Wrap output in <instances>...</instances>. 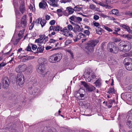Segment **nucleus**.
Returning <instances> with one entry per match:
<instances>
[{
  "instance_id": "nucleus-12",
  "label": "nucleus",
  "mask_w": 132,
  "mask_h": 132,
  "mask_svg": "<svg viewBox=\"0 0 132 132\" xmlns=\"http://www.w3.org/2000/svg\"><path fill=\"white\" fill-rule=\"evenodd\" d=\"M126 69L129 71L132 70V60L130 62H127L125 64Z\"/></svg>"
},
{
  "instance_id": "nucleus-14",
  "label": "nucleus",
  "mask_w": 132,
  "mask_h": 132,
  "mask_svg": "<svg viewBox=\"0 0 132 132\" xmlns=\"http://www.w3.org/2000/svg\"><path fill=\"white\" fill-rule=\"evenodd\" d=\"M38 62L39 64V65H41L43 64L45 66V64L46 63L47 60L45 59L40 58L39 59Z\"/></svg>"
},
{
  "instance_id": "nucleus-60",
  "label": "nucleus",
  "mask_w": 132,
  "mask_h": 132,
  "mask_svg": "<svg viewBox=\"0 0 132 132\" xmlns=\"http://www.w3.org/2000/svg\"><path fill=\"white\" fill-rule=\"evenodd\" d=\"M37 89L36 88H35L34 89V90L32 92V94L33 95H35V94L38 91Z\"/></svg>"
},
{
  "instance_id": "nucleus-28",
  "label": "nucleus",
  "mask_w": 132,
  "mask_h": 132,
  "mask_svg": "<svg viewBox=\"0 0 132 132\" xmlns=\"http://www.w3.org/2000/svg\"><path fill=\"white\" fill-rule=\"evenodd\" d=\"M15 13L16 18L19 19L21 18L22 14L20 13L18 11H15Z\"/></svg>"
},
{
  "instance_id": "nucleus-31",
  "label": "nucleus",
  "mask_w": 132,
  "mask_h": 132,
  "mask_svg": "<svg viewBox=\"0 0 132 132\" xmlns=\"http://www.w3.org/2000/svg\"><path fill=\"white\" fill-rule=\"evenodd\" d=\"M62 28L59 26H55L54 28V31H59L60 30L61 31Z\"/></svg>"
},
{
  "instance_id": "nucleus-46",
  "label": "nucleus",
  "mask_w": 132,
  "mask_h": 132,
  "mask_svg": "<svg viewBox=\"0 0 132 132\" xmlns=\"http://www.w3.org/2000/svg\"><path fill=\"white\" fill-rule=\"evenodd\" d=\"M100 16H101L103 18H105L108 17V16L107 15L104 14L102 13H101L100 14Z\"/></svg>"
},
{
  "instance_id": "nucleus-33",
  "label": "nucleus",
  "mask_w": 132,
  "mask_h": 132,
  "mask_svg": "<svg viewBox=\"0 0 132 132\" xmlns=\"http://www.w3.org/2000/svg\"><path fill=\"white\" fill-rule=\"evenodd\" d=\"M76 16L73 15L71 16L70 18L69 19L71 21H73L74 22H76Z\"/></svg>"
},
{
  "instance_id": "nucleus-30",
  "label": "nucleus",
  "mask_w": 132,
  "mask_h": 132,
  "mask_svg": "<svg viewBox=\"0 0 132 132\" xmlns=\"http://www.w3.org/2000/svg\"><path fill=\"white\" fill-rule=\"evenodd\" d=\"M27 71L29 73H30L32 72V67L31 66H29L26 69Z\"/></svg>"
},
{
  "instance_id": "nucleus-48",
  "label": "nucleus",
  "mask_w": 132,
  "mask_h": 132,
  "mask_svg": "<svg viewBox=\"0 0 132 132\" xmlns=\"http://www.w3.org/2000/svg\"><path fill=\"white\" fill-rule=\"evenodd\" d=\"M126 35H127V36H126V38L128 40L130 39H132V36L131 35L128 34H126Z\"/></svg>"
},
{
  "instance_id": "nucleus-21",
  "label": "nucleus",
  "mask_w": 132,
  "mask_h": 132,
  "mask_svg": "<svg viewBox=\"0 0 132 132\" xmlns=\"http://www.w3.org/2000/svg\"><path fill=\"white\" fill-rule=\"evenodd\" d=\"M127 124L129 128H132V118L131 117L128 118Z\"/></svg>"
},
{
  "instance_id": "nucleus-57",
  "label": "nucleus",
  "mask_w": 132,
  "mask_h": 132,
  "mask_svg": "<svg viewBox=\"0 0 132 132\" xmlns=\"http://www.w3.org/2000/svg\"><path fill=\"white\" fill-rule=\"evenodd\" d=\"M55 21L54 20L51 21L50 22V24L51 25H53L55 24Z\"/></svg>"
},
{
  "instance_id": "nucleus-3",
  "label": "nucleus",
  "mask_w": 132,
  "mask_h": 132,
  "mask_svg": "<svg viewBox=\"0 0 132 132\" xmlns=\"http://www.w3.org/2000/svg\"><path fill=\"white\" fill-rule=\"evenodd\" d=\"M37 70L38 73L41 74L42 77L45 76V73L47 72L45 71V66L43 64L38 65L37 66Z\"/></svg>"
},
{
  "instance_id": "nucleus-15",
  "label": "nucleus",
  "mask_w": 132,
  "mask_h": 132,
  "mask_svg": "<svg viewBox=\"0 0 132 132\" xmlns=\"http://www.w3.org/2000/svg\"><path fill=\"white\" fill-rule=\"evenodd\" d=\"M19 9L20 11L22 14L25 12L26 9L25 6V5L23 2H22L19 7Z\"/></svg>"
},
{
  "instance_id": "nucleus-40",
  "label": "nucleus",
  "mask_w": 132,
  "mask_h": 132,
  "mask_svg": "<svg viewBox=\"0 0 132 132\" xmlns=\"http://www.w3.org/2000/svg\"><path fill=\"white\" fill-rule=\"evenodd\" d=\"M104 28L109 32H112L113 30L105 26H104Z\"/></svg>"
},
{
  "instance_id": "nucleus-56",
  "label": "nucleus",
  "mask_w": 132,
  "mask_h": 132,
  "mask_svg": "<svg viewBox=\"0 0 132 132\" xmlns=\"http://www.w3.org/2000/svg\"><path fill=\"white\" fill-rule=\"evenodd\" d=\"M69 33L68 32V31L64 32H62L64 36H68Z\"/></svg>"
},
{
  "instance_id": "nucleus-38",
  "label": "nucleus",
  "mask_w": 132,
  "mask_h": 132,
  "mask_svg": "<svg viewBox=\"0 0 132 132\" xmlns=\"http://www.w3.org/2000/svg\"><path fill=\"white\" fill-rule=\"evenodd\" d=\"M34 56H29L26 57L23 60H28L31 59H34Z\"/></svg>"
},
{
  "instance_id": "nucleus-63",
  "label": "nucleus",
  "mask_w": 132,
  "mask_h": 132,
  "mask_svg": "<svg viewBox=\"0 0 132 132\" xmlns=\"http://www.w3.org/2000/svg\"><path fill=\"white\" fill-rule=\"evenodd\" d=\"M123 14L124 15L130 14L131 16H132V13H130L129 12H124Z\"/></svg>"
},
{
  "instance_id": "nucleus-23",
  "label": "nucleus",
  "mask_w": 132,
  "mask_h": 132,
  "mask_svg": "<svg viewBox=\"0 0 132 132\" xmlns=\"http://www.w3.org/2000/svg\"><path fill=\"white\" fill-rule=\"evenodd\" d=\"M68 13L70 14H73L75 11L74 9L72 8L70 6L67 8Z\"/></svg>"
},
{
  "instance_id": "nucleus-6",
  "label": "nucleus",
  "mask_w": 132,
  "mask_h": 132,
  "mask_svg": "<svg viewBox=\"0 0 132 132\" xmlns=\"http://www.w3.org/2000/svg\"><path fill=\"white\" fill-rule=\"evenodd\" d=\"M81 84L86 88V89L89 92H91L95 89V87L91 85H88L84 81H82Z\"/></svg>"
},
{
  "instance_id": "nucleus-5",
  "label": "nucleus",
  "mask_w": 132,
  "mask_h": 132,
  "mask_svg": "<svg viewBox=\"0 0 132 132\" xmlns=\"http://www.w3.org/2000/svg\"><path fill=\"white\" fill-rule=\"evenodd\" d=\"M27 68V67L26 65H19L16 67L15 71L17 72L20 73L21 72L25 71Z\"/></svg>"
},
{
  "instance_id": "nucleus-32",
  "label": "nucleus",
  "mask_w": 132,
  "mask_h": 132,
  "mask_svg": "<svg viewBox=\"0 0 132 132\" xmlns=\"http://www.w3.org/2000/svg\"><path fill=\"white\" fill-rule=\"evenodd\" d=\"M46 21L45 20L42 19L41 20L40 22V24L41 25L42 27H43L46 24Z\"/></svg>"
},
{
  "instance_id": "nucleus-41",
  "label": "nucleus",
  "mask_w": 132,
  "mask_h": 132,
  "mask_svg": "<svg viewBox=\"0 0 132 132\" xmlns=\"http://www.w3.org/2000/svg\"><path fill=\"white\" fill-rule=\"evenodd\" d=\"M98 28V29L96 30V32L99 35H101L102 34L101 31L102 30V29L101 28Z\"/></svg>"
},
{
  "instance_id": "nucleus-8",
  "label": "nucleus",
  "mask_w": 132,
  "mask_h": 132,
  "mask_svg": "<svg viewBox=\"0 0 132 132\" xmlns=\"http://www.w3.org/2000/svg\"><path fill=\"white\" fill-rule=\"evenodd\" d=\"M122 47V51L124 52L129 51L131 49V45L130 43L128 42L126 44H125L121 46Z\"/></svg>"
},
{
  "instance_id": "nucleus-10",
  "label": "nucleus",
  "mask_w": 132,
  "mask_h": 132,
  "mask_svg": "<svg viewBox=\"0 0 132 132\" xmlns=\"http://www.w3.org/2000/svg\"><path fill=\"white\" fill-rule=\"evenodd\" d=\"M59 1V0H50L48 3L51 6L54 7H57L58 6L57 2Z\"/></svg>"
},
{
  "instance_id": "nucleus-45",
  "label": "nucleus",
  "mask_w": 132,
  "mask_h": 132,
  "mask_svg": "<svg viewBox=\"0 0 132 132\" xmlns=\"http://www.w3.org/2000/svg\"><path fill=\"white\" fill-rule=\"evenodd\" d=\"M93 23L95 26L96 27H98L100 25V24L99 23L95 21L93 22Z\"/></svg>"
},
{
  "instance_id": "nucleus-24",
  "label": "nucleus",
  "mask_w": 132,
  "mask_h": 132,
  "mask_svg": "<svg viewBox=\"0 0 132 132\" xmlns=\"http://www.w3.org/2000/svg\"><path fill=\"white\" fill-rule=\"evenodd\" d=\"M89 7L90 9L93 10L98 11L99 10V8L96 7V6L93 4H91L90 5Z\"/></svg>"
},
{
  "instance_id": "nucleus-35",
  "label": "nucleus",
  "mask_w": 132,
  "mask_h": 132,
  "mask_svg": "<svg viewBox=\"0 0 132 132\" xmlns=\"http://www.w3.org/2000/svg\"><path fill=\"white\" fill-rule=\"evenodd\" d=\"M78 39H80L85 37V36L82 33H79L78 35Z\"/></svg>"
},
{
  "instance_id": "nucleus-53",
  "label": "nucleus",
  "mask_w": 132,
  "mask_h": 132,
  "mask_svg": "<svg viewBox=\"0 0 132 132\" xmlns=\"http://www.w3.org/2000/svg\"><path fill=\"white\" fill-rule=\"evenodd\" d=\"M37 46L35 45H32V49L34 50H35L37 48Z\"/></svg>"
},
{
  "instance_id": "nucleus-1",
  "label": "nucleus",
  "mask_w": 132,
  "mask_h": 132,
  "mask_svg": "<svg viewBox=\"0 0 132 132\" xmlns=\"http://www.w3.org/2000/svg\"><path fill=\"white\" fill-rule=\"evenodd\" d=\"M98 42V41L96 40H92L89 42L87 43V45L85 47L86 52L88 54L94 51V47Z\"/></svg>"
},
{
  "instance_id": "nucleus-18",
  "label": "nucleus",
  "mask_w": 132,
  "mask_h": 132,
  "mask_svg": "<svg viewBox=\"0 0 132 132\" xmlns=\"http://www.w3.org/2000/svg\"><path fill=\"white\" fill-rule=\"evenodd\" d=\"M73 9L75 11L79 12L82 10L83 7L82 5H78L75 6Z\"/></svg>"
},
{
  "instance_id": "nucleus-61",
  "label": "nucleus",
  "mask_w": 132,
  "mask_h": 132,
  "mask_svg": "<svg viewBox=\"0 0 132 132\" xmlns=\"http://www.w3.org/2000/svg\"><path fill=\"white\" fill-rule=\"evenodd\" d=\"M130 0H123L122 2L123 3H129Z\"/></svg>"
},
{
  "instance_id": "nucleus-44",
  "label": "nucleus",
  "mask_w": 132,
  "mask_h": 132,
  "mask_svg": "<svg viewBox=\"0 0 132 132\" xmlns=\"http://www.w3.org/2000/svg\"><path fill=\"white\" fill-rule=\"evenodd\" d=\"M113 29L115 31L118 32L120 30V29L119 27H114L113 28Z\"/></svg>"
},
{
  "instance_id": "nucleus-9",
  "label": "nucleus",
  "mask_w": 132,
  "mask_h": 132,
  "mask_svg": "<svg viewBox=\"0 0 132 132\" xmlns=\"http://www.w3.org/2000/svg\"><path fill=\"white\" fill-rule=\"evenodd\" d=\"M87 75H88L86 77V80L87 82H89L91 81V80H94L96 78V76L94 73H87Z\"/></svg>"
},
{
  "instance_id": "nucleus-19",
  "label": "nucleus",
  "mask_w": 132,
  "mask_h": 132,
  "mask_svg": "<svg viewBox=\"0 0 132 132\" xmlns=\"http://www.w3.org/2000/svg\"><path fill=\"white\" fill-rule=\"evenodd\" d=\"M82 30V28L81 26L80 27L78 25H77L74 28L73 31L77 33L81 31Z\"/></svg>"
},
{
  "instance_id": "nucleus-51",
  "label": "nucleus",
  "mask_w": 132,
  "mask_h": 132,
  "mask_svg": "<svg viewBox=\"0 0 132 132\" xmlns=\"http://www.w3.org/2000/svg\"><path fill=\"white\" fill-rule=\"evenodd\" d=\"M99 16L97 15H95L93 16V19L95 20H98L99 19Z\"/></svg>"
},
{
  "instance_id": "nucleus-29",
  "label": "nucleus",
  "mask_w": 132,
  "mask_h": 132,
  "mask_svg": "<svg viewBox=\"0 0 132 132\" xmlns=\"http://www.w3.org/2000/svg\"><path fill=\"white\" fill-rule=\"evenodd\" d=\"M112 13L113 14L116 15H118L119 11L117 9H114L111 11Z\"/></svg>"
},
{
  "instance_id": "nucleus-52",
  "label": "nucleus",
  "mask_w": 132,
  "mask_h": 132,
  "mask_svg": "<svg viewBox=\"0 0 132 132\" xmlns=\"http://www.w3.org/2000/svg\"><path fill=\"white\" fill-rule=\"evenodd\" d=\"M109 3H107L105 7L106 9H110L112 8V6L108 5Z\"/></svg>"
},
{
  "instance_id": "nucleus-64",
  "label": "nucleus",
  "mask_w": 132,
  "mask_h": 132,
  "mask_svg": "<svg viewBox=\"0 0 132 132\" xmlns=\"http://www.w3.org/2000/svg\"><path fill=\"white\" fill-rule=\"evenodd\" d=\"M46 19L47 20H49L50 18V16L48 15H47L46 16Z\"/></svg>"
},
{
  "instance_id": "nucleus-43",
  "label": "nucleus",
  "mask_w": 132,
  "mask_h": 132,
  "mask_svg": "<svg viewBox=\"0 0 132 132\" xmlns=\"http://www.w3.org/2000/svg\"><path fill=\"white\" fill-rule=\"evenodd\" d=\"M72 41L71 40H67L65 42L66 45H68L72 43Z\"/></svg>"
},
{
  "instance_id": "nucleus-37",
  "label": "nucleus",
  "mask_w": 132,
  "mask_h": 132,
  "mask_svg": "<svg viewBox=\"0 0 132 132\" xmlns=\"http://www.w3.org/2000/svg\"><path fill=\"white\" fill-rule=\"evenodd\" d=\"M107 3H109L107 2L106 0L104 2H100L99 3V4L100 5L104 7H105Z\"/></svg>"
},
{
  "instance_id": "nucleus-50",
  "label": "nucleus",
  "mask_w": 132,
  "mask_h": 132,
  "mask_svg": "<svg viewBox=\"0 0 132 132\" xmlns=\"http://www.w3.org/2000/svg\"><path fill=\"white\" fill-rule=\"evenodd\" d=\"M84 33L87 35L88 36L90 34V32L88 30H85Z\"/></svg>"
},
{
  "instance_id": "nucleus-2",
  "label": "nucleus",
  "mask_w": 132,
  "mask_h": 132,
  "mask_svg": "<svg viewBox=\"0 0 132 132\" xmlns=\"http://www.w3.org/2000/svg\"><path fill=\"white\" fill-rule=\"evenodd\" d=\"M107 48L109 51L113 53L116 54L118 51V48L113 42H110L108 44Z\"/></svg>"
},
{
  "instance_id": "nucleus-4",
  "label": "nucleus",
  "mask_w": 132,
  "mask_h": 132,
  "mask_svg": "<svg viewBox=\"0 0 132 132\" xmlns=\"http://www.w3.org/2000/svg\"><path fill=\"white\" fill-rule=\"evenodd\" d=\"M17 83L20 86L22 85L24 82V76L21 73H19L17 76Z\"/></svg>"
},
{
  "instance_id": "nucleus-59",
  "label": "nucleus",
  "mask_w": 132,
  "mask_h": 132,
  "mask_svg": "<svg viewBox=\"0 0 132 132\" xmlns=\"http://www.w3.org/2000/svg\"><path fill=\"white\" fill-rule=\"evenodd\" d=\"M41 19L40 18L37 19L36 21V23L37 24H39V23H40V22Z\"/></svg>"
},
{
  "instance_id": "nucleus-11",
  "label": "nucleus",
  "mask_w": 132,
  "mask_h": 132,
  "mask_svg": "<svg viewBox=\"0 0 132 132\" xmlns=\"http://www.w3.org/2000/svg\"><path fill=\"white\" fill-rule=\"evenodd\" d=\"M56 62L60 61L62 58V55L60 53L54 54L53 55Z\"/></svg>"
},
{
  "instance_id": "nucleus-20",
  "label": "nucleus",
  "mask_w": 132,
  "mask_h": 132,
  "mask_svg": "<svg viewBox=\"0 0 132 132\" xmlns=\"http://www.w3.org/2000/svg\"><path fill=\"white\" fill-rule=\"evenodd\" d=\"M39 6L40 8L44 9L47 5L45 2L43 1L39 3Z\"/></svg>"
},
{
  "instance_id": "nucleus-27",
  "label": "nucleus",
  "mask_w": 132,
  "mask_h": 132,
  "mask_svg": "<svg viewBox=\"0 0 132 132\" xmlns=\"http://www.w3.org/2000/svg\"><path fill=\"white\" fill-rule=\"evenodd\" d=\"M49 61L51 62L55 63L56 62V60H55V58L53 55L51 56L49 59Z\"/></svg>"
},
{
  "instance_id": "nucleus-62",
  "label": "nucleus",
  "mask_w": 132,
  "mask_h": 132,
  "mask_svg": "<svg viewBox=\"0 0 132 132\" xmlns=\"http://www.w3.org/2000/svg\"><path fill=\"white\" fill-rule=\"evenodd\" d=\"M23 33L22 32V31H20L19 32V33L18 34V36L20 37H21L22 36Z\"/></svg>"
},
{
  "instance_id": "nucleus-17",
  "label": "nucleus",
  "mask_w": 132,
  "mask_h": 132,
  "mask_svg": "<svg viewBox=\"0 0 132 132\" xmlns=\"http://www.w3.org/2000/svg\"><path fill=\"white\" fill-rule=\"evenodd\" d=\"M26 18V16H23L22 18L21 23V27L22 28L25 27L26 25V21L25 20Z\"/></svg>"
},
{
  "instance_id": "nucleus-13",
  "label": "nucleus",
  "mask_w": 132,
  "mask_h": 132,
  "mask_svg": "<svg viewBox=\"0 0 132 132\" xmlns=\"http://www.w3.org/2000/svg\"><path fill=\"white\" fill-rule=\"evenodd\" d=\"M120 26L125 29L129 33H130L132 32V30H131L129 26H128L123 24H121L120 25Z\"/></svg>"
},
{
  "instance_id": "nucleus-54",
  "label": "nucleus",
  "mask_w": 132,
  "mask_h": 132,
  "mask_svg": "<svg viewBox=\"0 0 132 132\" xmlns=\"http://www.w3.org/2000/svg\"><path fill=\"white\" fill-rule=\"evenodd\" d=\"M26 50L27 51H30L31 50L30 46L28 45V46L27 47Z\"/></svg>"
},
{
  "instance_id": "nucleus-7",
  "label": "nucleus",
  "mask_w": 132,
  "mask_h": 132,
  "mask_svg": "<svg viewBox=\"0 0 132 132\" xmlns=\"http://www.w3.org/2000/svg\"><path fill=\"white\" fill-rule=\"evenodd\" d=\"M2 84L4 88H7L9 85V82L8 77H5L2 80Z\"/></svg>"
},
{
  "instance_id": "nucleus-49",
  "label": "nucleus",
  "mask_w": 132,
  "mask_h": 132,
  "mask_svg": "<svg viewBox=\"0 0 132 132\" xmlns=\"http://www.w3.org/2000/svg\"><path fill=\"white\" fill-rule=\"evenodd\" d=\"M86 103V102H81L80 101V102H79V105H80L82 106L83 105H84V106H85V104Z\"/></svg>"
},
{
  "instance_id": "nucleus-42",
  "label": "nucleus",
  "mask_w": 132,
  "mask_h": 132,
  "mask_svg": "<svg viewBox=\"0 0 132 132\" xmlns=\"http://www.w3.org/2000/svg\"><path fill=\"white\" fill-rule=\"evenodd\" d=\"M67 28L69 30L71 31L72 30L73 28L71 24H69L68 25Z\"/></svg>"
},
{
  "instance_id": "nucleus-39",
  "label": "nucleus",
  "mask_w": 132,
  "mask_h": 132,
  "mask_svg": "<svg viewBox=\"0 0 132 132\" xmlns=\"http://www.w3.org/2000/svg\"><path fill=\"white\" fill-rule=\"evenodd\" d=\"M114 89L113 88H110L109 89L108 93H114Z\"/></svg>"
},
{
  "instance_id": "nucleus-26",
  "label": "nucleus",
  "mask_w": 132,
  "mask_h": 132,
  "mask_svg": "<svg viewBox=\"0 0 132 132\" xmlns=\"http://www.w3.org/2000/svg\"><path fill=\"white\" fill-rule=\"evenodd\" d=\"M101 79L99 78L94 83L95 84L96 86L97 87H99L101 85Z\"/></svg>"
},
{
  "instance_id": "nucleus-58",
  "label": "nucleus",
  "mask_w": 132,
  "mask_h": 132,
  "mask_svg": "<svg viewBox=\"0 0 132 132\" xmlns=\"http://www.w3.org/2000/svg\"><path fill=\"white\" fill-rule=\"evenodd\" d=\"M114 101H115L113 100H109V101H108V102L109 104L111 105H112L113 104V103L114 102Z\"/></svg>"
},
{
  "instance_id": "nucleus-22",
  "label": "nucleus",
  "mask_w": 132,
  "mask_h": 132,
  "mask_svg": "<svg viewBox=\"0 0 132 132\" xmlns=\"http://www.w3.org/2000/svg\"><path fill=\"white\" fill-rule=\"evenodd\" d=\"M40 38L37 39H36L35 41V42L38 43H41L43 42V40L44 38L45 37V35H40Z\"/></svg>"
},
{
  "instance_id": "nucleus-16",
  "label": "nucleus",
  "mask_w": 132,
  "mask_h": 132,
  "mask_svg": "<svg viewBox=\"0 0 132 132\" xmlns=\"http://www.w3.org/2000/svg\"><path fill=\"white\" fill-rule=\"evenodd\" d=\"M47 77V79L48 81V82L51 81L53 79V77L52 76V75L51 73L49 71L47 72L46 73H45V76Z\"/></svg>"
},
{
  "instance_id": "nucleus-34",
  "label": "nucleus",
  "mask_w": 132,
  "mask_h": 132,
  "mask_svg": "<svg viewBox=\"0 0 132 132\" xmlns=\"http://www.w3.org/2000/svg\"><path fill=\"white\" fill-rule=\"evenodd\" d=\"M57 41L56 40L51 39L49 40V43L52 44V46H54V44L55 45V43Z\"/></svg>"
},
{
  "instance_id": "nucleus-47",
  "label": "nucleus",
  "mask_w": 132,
  "mask_h": 132,
  "mask_svg": "<svg viewBox=\"0 0 132 132\" xmlns=\"http://www.w3.org/2000/svg\"><path fill=\"white\" fill-rule=\"evenodd\" d=\"M70 0H61L60 2L61 3H66L69 2Z\"/></svg>"
},
{
  "instance_id": "nucleus-36",
  "label": "nucleus",
  "mask_w": 132,
  "mask_h": 132,
  "mask_svg": "<svg viewBox=\"0 0 132 132\" xmlns=\"http://www.w3.org/2000/svg\"><path fill=\"white\" fill-rule=\"evenodd\" d=\"M82 19L79 17H76V22L80 23L82 21Z\"/></svg>"
},
{
  "instance_id": "nucleus-55",
  "label": "nucleus",
  "mask_w": 132,
  "mask_h": 132,
  "mask_svg": "<svg viewBox=\"0 0 132 132\" xmlns=\"http://www.w3.org/2000/svg\"><path fill=\"white\" fill-rule=\"evenodd\" d=\"M61 31L62 32H64L68 31V30L67 29V28L66 27H64L63 29H61Z\"/></svg>"
},
{
  "instance_id": "nucleus-25",
  "label": "nucleus",
  "mask_w": 132,
  "mask_h": 132,
  "mask_svg": "<svg viewBox=\"0 0 132 132\" xmlns=\"http://www.w3.org/2000/svg\"><path fill=\"white\" fill-rule=\"evenodd\" d=\"M44 47L40 46L37 49V53H42L43 52Z\"/></svg>"
}]
</instances>
